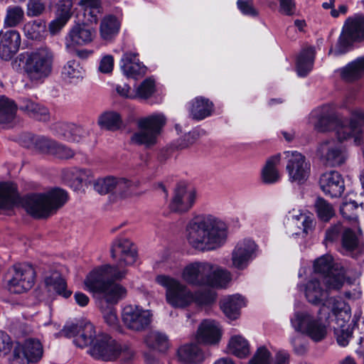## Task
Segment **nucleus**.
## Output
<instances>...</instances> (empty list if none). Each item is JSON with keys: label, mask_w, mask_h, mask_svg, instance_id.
<instances>
[{"label": "nucleus", "mask_w": 364, "mask_h": 364, "mask_svg": "<svg viewBox=\"0 0 364 364\" xmlns=\"http://www.w3.org/2000/svg\"><path fill=\"white\" fill-rule=\"evenodd\" d=\"M23 30L25 35L33 40H41L48 33L46 24H24Z\"/></svg>", "instance_id": "46"}, {"label": "nucleus", "mask_w": 364, "mask_h": 364, "mask_svg": "<svg viewBox=\"0 0 364 364\" xmlns=\"http://www.w3.org/2000/svg\"><path fill=\"white\" fill-rule=\"evenodd\" d=\"M314 208L318 218L323 222L328 221L335 214L332 205L322 198L316 200Z\"/></svg>", "instance_id": "42"}, {"label": "nucleus", "mask_w": 364, "mask_h": 364, "mask_svg": "<svg viewBox=\"0 0 364 364\" xmlns=\"http://www.w3.org/2000/svg\"><path fill=\"white\" fill-rule=\"evenodd\" d=\"M45 10V4L40 0H29L27 3V15L31 17L38 16Z\"/></svg>", "instance_id": "57"}, {"label": "nucleus", "mask_w": 364, "mask_h": 364, "mask_svg": "<svg viewBox=\"0 0 364 364\" xmlns=\"http://www.w3.org/2000/svg\"><path fill=\"white\" fill-rule=\"evenodd\" d=\"M181 277L188 284L200 287L223 288L230 281V273L208 262H196L186 266Z\"/></svg>", "instance_id": "6"}, {"label": "nucleus", "mask_w": 364, "mask_h": 364, "mask_svg": "<svg viewBox=\"0 0 364 364\" xmlns=\"http://www.w3.org/2000/svg\"><path fill=\"white\" fill-rule=\"evenodd\" d=\"M343 305L342 301L331 297L325 301L317 315L307 311H296L290 318L291 325L296 332L307 336L315 342H320L327 335L330 311L336 314Z\"/></svg>", "instance_id": "4"}, {"label": "nucleus", "mask_w": 364, "mask_h": 364, "mask_svg": "<svg viewBox=\"0 0 364 364\" xmlns=\"http://www.w3.org/2000/svg\"><path fill=\"white\" fill-rule=\"evenodd\" d=\"M281 156L277 154L269 157L261 170V181L263 183L272 185L277 183L281 179V174L278 170Z\"/></svg>", "instance_id": "27"}, {"label": "nucleus", "mask_w": 364, "mask_h": 364, "mask_svg": "<svg viewBox=\"0 0 364 364\" xmlns=\"http://www.w3.org/2000/svg\"><path fill=\"white\" fill-rule=\"evenodd\" d=\"M74 127V124L69 122H58L55 125V131L56 134L64 139L65 140L70 141L72 136V131Z\"/></svg>", "instance_id": "55"}, {"label": "nucleus", "mask_w": 364, "mask_h": 364, "mask_svg": "<svg viewBox=\"0 0 364 364\" xmlns=\"http://www.w3.org/2000/svg\"><path fill=\"white\" fill-rule=\"evenodd\" d=\"M315 272L322 277L323 282L328 289H340L344 284L345 270L338 264H334L329 255H323L315 260Z\"/></svg>", "instance_id": "11"}, {"label": "nucleus", "mask_w": 364, "mask_h": 364, "mask_svg": "<svg viewBox=\"0 0 364 364\" xmlns=\"http://www.w3.org/2000/svg\"><path fill=\"white\" fill-rule=\"evenodd\" d=\"M43 354V345L38 339L29 338L18 343L14 348L11 364H28L39 361Z\"/></svg>", "instance_id": "16"}, {"label": "nucleus", "mask_w": 364, "mask_h": 364, "mask_svg": "<svg viewBox=\"0 0 364 364\" xmlns=\"http://www.w3.org/2000/svg\"><path fill=\"white\" fill-rule=\"evenodd\" d=\"M271 353L264 346L257 348L254 356L249 361V364H269Z\"/></svg>", "instance_id": "52"}, {"label": "nucleus", "mask_w": 364, "mask_h": 364, "mask_svg": "<svg viewBox=\"0 0 364 364\" xmlns=\"http://www.w3.org/2000/svg\"><path fill=\"white\" fill-rule=\"evenodd\" d=\"M166 122V117L162 114H151L139 119L137 122L139 130L132 135L131 142L146 148L155 146Z\"/></svg>", "instance_id": "10"}, {"label": "nucleus", "mask_w": 364, "mask_h": 364, "mask_svg": "<svg viewBox=\"0 0 364 364\" xmlns=\"http://www.w3.org/2000/svg\"><path fill=\"white\" fill-rule=\"evenodd\" d=\"M221 338V329L219 324L213 321L205 319L199 325L196 339L198 343L215 345Z\"/></svg>", "instance_id": "23"}, {"label": "nucleus", "mask_w": 364, "mask_h": 364, "mask_svg": "<svg viewBox=\"0 0 364 364\" xmlns=\"http://www.w3.org/2000/svg\"><path fill=\"white\" fill-rule=\"evenodd\" d=\"M284 154L287 158L286 171L289 181L299 185L304 183L310 175V162L296 151H287Z\"/></svg>", "instance_id": "14"}, {"label": "nucleus", "mask_w": 364, "mask_h": 364, "mask_svg": "<svg viewBox=\"0 0 364 364\" xmlns=\"http://www.w3.org/2000/svg\"><path fill=\"white\" fill-rule=\"evenodd\" d=\"M316 50L311 46H305L296 58V70L301 77L306 76L313 68Z\"/></svg>", "instance_id": "29"}, {"label": "nucleus", "mask_w": 364, "mask_h": 364, "mask_svg": "<svg viewBox=\"0 0 364 364\" xmlns=\"http://www.w3.org/2000/svg\"><path fill=\"white\" fill-rule=\"evenodd\" d=\"M54 53L47 46L40 47L27 53L23 70L33 84H42L52 73Z\"/></svg>", "instance_id": "8"}, {"label": "nucleus", "mask_w": 364, "mask_h": 364, "mask_svg": "<svg viewBox=\"0 0 364 364\" xmlns=\"http://www.w3.org/2000/svg\"><path fill=\"white\" fill-rule=\"evenodd\" d=\"M311 117L315 119L314 128L320 132L335 131L338 140H325L317 149V154L321 159L330 166H339L345 162L347 153L341 142L353 139L354 143L360 144L363 139L364 126V111L354 109L350 119L337 114L332 105H324L311 113Z\"/></svg>", "instance_id": "1"}, {"label": "nucleus", "mask_w": 364, "mask_h": 364, "mask_svg": "<svg viewBox=\"0 0 364 364\" xmlns=\"http://www.w3.org/2000/svg\"><path fill=\"white\" fill-rule=\"evenodd\" d=\"M45 284L49 290L55 291L64 298H69L72 294V291L67 289L65 280L57 272H53L50 276L46 277Z\"/></svg>", "instance_id": "37"}, {"label": "nucleus", "mask_w": 364, "mask_h": 364, "mask_svg": "<svg viewBox=\"0 0 364 364\" xmlns=\"http://www.w3.org/2000/svg\"><path fill=\"white\" fill-rule=\"evenodd\" d=\"M213 111V104L208 99L197 97L191 102L190 113L195 119H203L210 116Z\"/></svg>", "instance_id": "31"}, {"label": "nucleus", "mask_w": 364, "mask_h": 364, "mask_svg": "<svg viewBox=\"0 0 364 364\" xmlns=\"http://www.w3.org/2000/svg\"><path fill=\"white\" fill-rule=\"evenodd\" d=\"M237 4L238 9L245 15L255 16L257 14L252 0H237Z\"/></svg>", "instance_id": "61"}, {"label": "nucleus", "mask_w": 364, "mask_h": 364, "mask_svg": "<svg viewBox=\"0 0 364 364\" xmlns=\"http://www.w3.org/2000/svg\"><path fill=\"white\" fill-rule=\"evenodd\" d=\"M257 245L250 239L239 241L231 254L232 267L240 270L245 269L255 257Z\"/></svg>", "instance_id": "20"}, {"label": "nucleus", "mask_w": 364, "mask_h": 364, "mask_svg": "<svg viewBox=\"0 0 364 364\" xmlns=\"http://www.w3.org/2000/svg\"><path fill=\"white\" fill-rule=\"evenodd\" d=\"M337 342L339 346L345 347L348 344L352 336V331L349 328L340 329L336 331Z\"/></svg>", "instance_id": "63"}, {"label": "nucleus", "mask_w": 364, "mask_h": 364, "mask_svg": "<svg viewBox=\"0 0 364 364\" xmlns=\"http://www.w3.org/2000/svg\"><path fill=\"white\" fill-rule=\"evenodd\" d=\"M155 91V82L154 80L147 78L144 80L137 87L136 98L147 99L152 95Z\"/></svg>", "instance_id": "50"}, {"label": "nucleus", "mask_w": 364, "mask_h": 364, "mask_svg": "<svg viewBox=\"0 0 364 364\" xmlns=\"http://www.w3.org/2000/svg\"><path fill=\"white\" fill-rule=\"evenodd\" d=\"M115 185L116 178L113 176L100 178L93 183L94 189L101 195L114 191Z\"/></svg>", "instance_id": "45"}, {"label": "nucleus", "mask_w": 364, "mask_h": 364, "mask_svg": "<svg viewBox=\"0 0 364 364\" xmlns=\"http://www.w3.org/2000/svg\"><path fill=\"white\" fill-rule=\"evenodd\" d=\"M137 186L136 183H133L124 178H116L114 191L126 196L130 193L129 191H132L133 188H136Z\"/></svg>", "instance_id": "54"}, {"label": "nucleus", "mask_w": 364, "mask_h": 364, "mask_svg": "<svg viewBox=\"0 0 364 364\" xmlns=\"http://www.w3.org/2000/svg\"><path fill=\"white\" fill-rule=\"evenodd\" d=\"M323 289L321 281L314 278L309 280L305 287V295L307 300L314 304H318L324 301L327 296V290Z\"/></svg>", "instance_id": "32"}, {"label": "nucleus", "mask_w": 364, "mask_h": 364, "mask_svg": "<svg viewBox=\"0 0 364 364\" xmlns=\"http://www.w3.org/2000/svg\"><path fill=\"white\" fill-rule=\"evenodd\" d=\"M111 255L117 261L114 266L124 269V266L132 265L136 262L137 253L132 242L126 238H117L112 243Z\"/></svg>", "instance_id": "18"}, {"label": "nucleus", "mask_w": 364, "mask_h": 364, "mask_svg": "<svg viewBox=\"0 0 364 364\" xmlns=\"http://www.w3.org/2000/svg\"><path fill=\"white\" fill-rule=\"evenodd\" d=\"M17 107L14 102L0 95V125L9 126L16 117Z\"/></svg>", "instance_id": "38"}, {"label": "nucleus", "mask_w": 364, "mask_h": 364, "mask_svg": "<svg viewBox=\"0 0 364 364\" xmlns=\"http://www.w3.org/2000/svg\"><path fill=\"white\" fill-rule=\"evenodd\" d=\"M98 124L101 127L115 131L120 129L122 125V120L119 113L107 112L100 116Z\"/></svg>", "instance_id": "41"}, {"label": "nucleus", "mask_w": 364, "mask_h": 364, "mask_svg": "<svg viewBox=\"0 0 364 364\" xmlns=\"http://www.w3.org/2000/svg\"><path fill=\"white\" fill-rule=\"evenodd\" d=\"M284 225L288 235L304 237L313 231L316 221L311 213L293 209L288 213Z\"/></svg>", "instance_id": "13"}, {"label": "nucleus", "mask_w": 364, "mask_h": 364, "mask_svg": "<svg viewBox=\"0 0 364 364\" xmlns=\"http://www.w3.org/2000/svg\"><path fill=\"white\" fill-rule=\"evenodd\" d=\"M114 68V58L111 55H106L103 56L99 64V70L102 73L109 74L111 73Z\"/></svg>", "instance_id": "58"}, {"label": "nucleus", "mask_w": 364, "mask_h": 364, "mask_svg": "<svg viewBox=\"0 0 364 364\" xmlns=\"http://www.w3.org/2000/svg\"><path fill=\"white\" fill-rule=\"evenodd\" d=\"M52 155L60 159H69L75 156V152L68 146L56 141Z\"/></svg>", "instance_id": "56"}, {"label": "nucleus", "mask_w": 364, "mask_h": 364, "mask_svg": "<svg viewBox=\"0 0 364 364\" xmlns=\"http://www.w3.org/2000/svg\"><path fill=\"white\" fill-rule=\"evenodd\" d=\"M29 116L39 121H48L49 119V112L46 107L39 104H36V107L32 109Z\"/></svg>", "instance_id": "59"}, {"label": "nucleus", "mask_w": 364, "mask_h": 364, "mask_svg": "<svg viewBox=\"0 0 364 364\" xmlns=\"http://www.w3.org/2000/svg\"><path fill=\"white\" fill-rule=\"evenodd\" d=\"M145 343L149 348L165 352L169 348L168 336L162 332L151 331L145 338Z\"/></svg>", "instance_id": "39"}, {"label": "nucleus", "mask_w": 364, "mask_h": 364, "mask_svg": "<svg viewBox=\"0 0 364 364\" xmlns=\"http://www.w3.org/2000/svg\"><path fill=\"white\" fill-rule=\"evenodd\" d=\"M155 280L165 288L166 302L174 308H184L193 301L198 304H209L215 299L213 290L198 291L193 294L187 286L168 275L159 274Z\"/></svg>", "instance_id": "5"}, {"label": "nucleus", "mask_w": 364, "mask_h": 364, "mask_svg": "<svg viewBox=\"0 0 364 364\" xmlns=\"http://www.w3.org/2000/svg\"><path fill=\"white\" fill-rule=\"evenodd\" d=\"M21 44V37L18 32L9 29L0 32V58L9 60L18 51Z\"/></svg>", "instance_id": "24"}, {"label": "nucleus", "mask_w": 364, "mask_h": 364, "mask_svg": "<svg viewBox=\"0 0 364 364\" xmlns=\"http://www.w3.org/2000/svg\"><path fill=\"white\" fill-rule=\"evenodd\" d=\"M343 247L348 252H352L359 247V240L351 229L343 230L342 235Z\"/></svg>", "instance_id": "48"}, {"label": "nucleus", "mask_w": 364, "mask_h": 364, "mask_svg": "<svg viewBox=\"0 0 364 364\" xmlns=\"http://www.w3.org/2000/svg\"><path fill=\"white\" fill-rule=\"evenodd\" d=\"M12 348V342L8 334L0 331V356L8 353Z\"/></svg>", "instance_id": "62"}, {"label": "nucleus", "mask_w": 364, "mask_h": 364, "mask_svg": "<svg viewBox=\"0 0 364 364\" xmlns=\"http://www.w3.org/2000/svg\"><path fill=\"white\" fill-rule=\"evenodd\" d=\"M364 40V24H344L334 50L329 54L339 55L348 52L352 43Z\"/></svg>", "instance_id": "19"}, {"label": "nucleus", "mask_w": 364, "mask_h": 364, "mask_svg": "<svg viewBox=\"0 0 364 364\" xmlns=\"http://www.w3.org/2000/svg\"><path fill=\"white\" fill-rule=\"evenodd\" d=\"M119 29V24H100V36L104 41H111L117 36Z\"/></svg>", "instance_id": "51"}, {"label": "nucleus", "mask_w": 364, "mask_h": 364, "mask_svg": "<svg viewBox=\"0 0 364 364\" xmlns=\"http://www.w3.org/2000/svg\"><path fill=\"white\" fill-rule=\"evenodd\" d=\"M188 245L200 252H210L223 247L228 238L227 224L212 214H200L191 219L185 228Z\"/></svg>", "instance_id": "2"}, {"label": "nucleus", "mask_w": 364, "mask_h": 364, "mask_svg": "<svg viewBox=\"0 0 364 364\" xmlns=\"http://www.w3.org/2000/svg\"><path fill=\"white\" fill-rule=\"evenodd\" d=\"M84 70L82 68L79 62L75 60L68 61L61 71L62 78L68 83H77L82 80Z\"/></svg>", "instance_id": "35"}, {"label": "nucleus", "mask_w": 364, "mask_h": 364, "mask_svg": "<svg viewBox=\"0 0 364 364\" xmlns=\"http://www.w3.org/2000/svg\"><path fill=\"white\" fill-rule=\"evenodd\" d=\"M88 353L94 358L105 361H112L120 356L127 360L134 355V351L129 345L120 343L106 333L98 334Z\"/></svg>", "instance_id": "9"}, {"label": "nucleus", "mask_w": 364, "mask_h": 364, "mask_svg": "<svg viewBox=\"0 0 364 364\" xmlns=\"http://www.w3.org/2000/svg\"><path fill=\"white\" fill-rule=\"evenodd\" d=\"M24 16V11L20 6H9L7 9L4 23H19Z\"/></svg>", "instance_id": "53"}, {"label": "nucleus", "mask_w": 364, "mask_h": 364, "mask_svg": "<svg viewBox=\"0 0 364 364\" xmlns=\"http://www.w3.org/2000/svg\"><path fill=\"white\" fill-rule=\"evenodd\" d=\"M89 135V132L80 126L74 124V127L72 131V136L69 141L80 142L86 139Z\"/></svg>", "instance_id": "60"}, {"label": "nucleus", "mask_w": 364, "mask_h": 364, "mask_svg": "<svg viewBox=\"0 0 364 364\" xmlns=\"http://www.w3.org/2000/svg\"><path fill=\"white\" fill-rule=\"evenodd\" d=\"M177 355L178 360L186 364H198L204 359V354L198 345L189 343L181 346Z\"/></svg>", "instance_id": "28"}, {"label": "nucleus", "mask_w": 364, "mask_h": 364, "mask_svg": "<svg viewBox=\"0 0 364 364\" xmlns=\"http://www.w3.org/2000/svg\"><path fill=\"white\" fill-rule=\"evenodd\" d=\"M245 305L244 298L240 295L235 294L223 299L221 308L227 317L234 320L238 317L240 309Z\"/></svg>", "instance_id": "33"}, {"label": "nucleus", "mask_w": 364, "mask_h": 364, "mask_svg": "<svg viewBox=\"0 0 364 364\" xmlns=\"http://www.w3.org/2000/svg\"><path fill=\"white\" fill-rule=\"evenodd\" d=\"M341 79L346 82L358 80L364 73V68L359 58L337 70Z\"/></svg>", "instance_id": "36"}, {"label": "nucleus", "mask_w": 364, "mask_h": 364, "mask_svg": "<svg viewBox=\"0 0 364 364\" xmlns=\"http://www.w3.org/2000/svg\"><path fill=\"white\" fill-rule=\"evenodd\" d=\"M120 67L127 77L136 78L146 73V67L139 61L136 53H124L121 59Z\"/></svg>", "instance_id": "26"}, {"label": "nucleus", "mask_w": 364, "mask_h": 364, "mask_svg": "<svg viewBox=\"0 0 364 364\" xmlns=\"http://www.w3.org/2000/svg\"><path fill=\"white\" fill-rule=\"evenodd\" d=\"M34 149L41 153L50 154L53 152L56 141L43 136H35L32 139Z\"/></svg>", "instance_id": "44"}, {"label": "nucleus", "mask_w": 364, "mask_h": 364, "mask_svg": "<svg viewBox=\"0 0 364 364\" xmlns=\"http://www.w3.org/2000/svg\"><path fill=\"white\" fill-rule=\"evenodd\" d=\"M19 196L13 183H0V208L10 209L17 203Z\"/></svg>", "instance_id": "30"}, {"label": "nucleus", "mask_w": 364, "mask_h": 364, "mask_svg": "<svg viewBox=\"0 0 364 364\" xmlns=\"http://www.w3.org/2000/svg\"><path fill=\"white\" fill-rule=\"evenodd\" d=\"M79 5L84 7L81 23H97L101 16L100 0H80ZM77 23H80V20Z\"/></svg>", "instance_id": "34"}, {"label": "nucleus", "mask_w": 364, "mask_h": 364, "mask_svg": "<svg viewBox=\"0 0 364 364\" xmlns=\"http://www.w3.org/2000/svg\"><path fill=\"white\" fill-rule=\"evenodd\" d=\"M95 35V31L89 24H75L66 38V46H69V42L70 44L77 46L88 44L92 41Z\"/></svg>", "instance_id": "25"}, {"label": "nucleus", "mask_w": 364, "mask_h": 364, "mask_svg": "<svg viewBox=\"0 0 364 364\" xmlns=\"http://www.w3.org/2000/svg\"><path fill=\"white\" fill-rule=\"evenodd\" d=\"M68 193L55 188L42 193H33L22 199L26 211L36 219H44L56 213L67 202Z\"/></svg>", "instance_id": "7"}, {"label": "nucleus", "mask_w": 364, "mask_h": 364, "mask_svg": "<svg viewBox=\"0 0 364 364\" xmlns=\"http://www.w3.org/2000/svg\"><path fill=\"white\" fill-rule=\"evenodd\" d=\"M9 272L11 275L8 281V289L11 293L22 294L33 287L36 272L31 265L26 263L16 264Z\"/></svg>", "instance_id": "12"}, {"label": "nucleus", "mask_w": 364, "mask_h": 364, "mask_svg": "<svg viewBox=\"0 0 364 364\" xmlns=\"http://www.w3.org/2000/svg\"><path fill=\"white\" fill-rule=\"evenodd\" d=\"M55 18L50 23H66L72 16L73 4L70 0H60L56 5Z\"/></svg>", "instance_id": "43"}, {"label": "nucleus", "mask_w": 364, "mask_h": 364, "mask_svg": "<svg viewBox=\"0 0 364 364\" xmlns=\"http://www.w3.org/2000/svg\"><path fill=\"white\" fill-rule=\"evenodd\" d=\"M363 207L364 205V203L363 201L358 203L354 200L346 199L345 201L343 202L340 211L342 215L348 219L352 220L356 217V214L355 213V210L357 209L358 205Z\"/></svg>", "instance_id": "49"}, {"label": "nucleus", "mask_w": 364, "mask_h": 364, "mask_svg": "<svg viewBox=\"0 0 364 364\" xmlns=\"http://www.w3.org/2000/svg\"><path fill=\"white\" fill-rule=\"evenodd\" d=\"M230 353L238 358H245L250 353L248 341L241 336H232L228 345Z\"/></svg>", "instance_id": "40"}, {"label": "nucleus", "mask_w": 364, "mask_h": 364, "mask_svg": "<svg viewBox=\"0 0 364 364\" xmlns=\"http://www.w3.org/2000/svg\"><path fill=\"white\" fill-rule=\"evenodd\" d=\"M61 334L68 338L73 337V343L80 348L88 346L91 347L98 336L93 324L87 321H81L77 324L66 325L62 330Z\"/></svg>", "instance_id": "15"}, {"label": "nucleus", "mask_w": 364, "mask_h": 364, "mask_svg": "<svg viewBox=\"0 0 364 364\" xmlns=\"http://www.w3.org/2000/svg\"><path fill=\"white\" fill-rule=\"evenodd\" d=\"M151 314L137 305H127L122 312L124 324L135 331H141L147 328L151 323Z\"/></svg>", "instance_id": "17"}, {"label": "nucleus", "mask_w": 364, "mask_h": 364, "mask_svg": "<svg viewBox=\"0 0 364 364\" xmlns=\"http://www.w3.org/2000/svg\"><path fill=\"white\" fill-rule=\"evenodd\" d=\"M196 200V191L191 187H178L169 205L170 209L176 213H186L193 205Z\"/></svg>", "instance_id": "21"}, {"label": "nucleus", "mask_w": 364, "mask_h": 364, "mask_svg": "<svg viewBox=\"0 0 364 364\" xmlns=\"http://www.w3.org/2000/svg\"><path fill=\"white\" fill-rule=\"evenodd\" d=\"M122 21V10L119 8H115L112 13L107 14L103 17L101 23H119Z\"/></svg>", "instance_id": "64"}, {"label": "nucleus", "mask_w": 364, "mask_h": 364, "mask_svg": "<svg viewBox=\"0 0 364 364\" xmlns=\"http://www.w3.org/2000/svg\"><path fill=\"white\" fill-rule=\"evenodd\" d=\"M319 185L324 194L331 198L340 197L345 190L343 178L336 171L323 173L319 179Z\"/></svg>", "instance_id": "22"}, {"label": "nucleus", "mask_w": 364, "mask_h": 364, "mask_svg": "<svg viewBox=\"0 0 364 364\" xmlns=\"http://www.w3.org/2000/svg\"><path fill=\"white\" fill-rule=\"evenodd\" d=\"M116 304L106 302L102 307L98 306L103 314L105 322L112 328H116L119 322L117 311L114 307Z\"/></svg>", "instance_id": "47"}, {"label": "nucleus", "mask_w": 364, "mask_h": 364, "mask_svg": "<svg viewBox=\"0 0 364 364\" xmlns=\"http://www.w3.org/2000/svg\"><path fill=\"white\" fill-rule=\"evenodd\" d=\"M126 269L104 264L94 268L85 277V289L92 293L98 306L106 302L118 303L127 295V289L115 282L125 277Z\"/></svg>", "instance_id": "3"}]
</instances>
